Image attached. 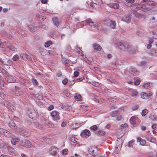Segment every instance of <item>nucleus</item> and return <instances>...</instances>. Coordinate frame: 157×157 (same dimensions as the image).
I'll return each mask as SVG.
<instances>
[{
	"mask_svg": "<svg viewBox=\"0 0 157 157\" xmlns=\"http://www.w3.org/2000/svg\"><path fill=\"white\" fill-rule=\"evenodd\" d=\"M0 134L3 135L7 138H13L14 136L9 131L2 128H0Z\"/></svg>",
	"mask_w": 157,
	"mask_h": 157,
	"instance_id": "2",
	"label": "nucleus"
},
{
	"mask_svg": "<svg viewBox=\"0 0 157 157\" xmlns=\"http://www.w3.org/2000/svg\"><path fill=\"white\" fill-rule=\"evenodd\" d=\"M149 119L152 121H155L157 120V118L155 115L151 114L149 117Z\"/></svg>",
	"mask_w": 157,
	"mask_h": 157,
	"instance_id": "32",
	"label": "nucleus"
},
{
	"mask_svg": "<svg viewBox=\"0 0 157 157\" xmlns=\"http://www.w3.org/2000/svg\"><path fill=\"white\" fill-rule=\"evenodd\" d=\"M5 79L9 83H14L16 82V78L12 76H6Z\"/></svg>",
	"mask_w": 157,
	"mask_h": 157,
	"instance_id": "9",
	"label": "nucleus"
},
{
	"mask_svg": "<svg viewBox=\"0 0 157 157\" xmlns=\"http://www.w3.org/2000/svg\"><path fill=\"white\" fill-rule=\"evenodd\" d=\"M122 20L128 23L131 21V18L128 16H126L123 17L122 19Z\"/></svg>",
	"mask_w": 157,
	"mask_h": 157,
	"instance_id": "21",
	"label": "nucleus"
},
{
	"mask_svg": "<svg viewBox=\"0 0 157 157\" xmlns=\"http://www.w3.org/2000/svg\"><path fill=\"white\" fill-rule=\"evenodd\" d=\"M23 90L18 87L15 86L14 93L16 96H20L23 94Z\"/></svg>",
	"mask_w": 157,
	"mask_h": 157,
	"instance_id": "6",
	"label": "nucleus"
},
{
	"mask_svg": "<svg viewBox=\"0 0 157 157\" xmlns=\"http://www.w3.org/2000/svg\"><path fill=\"white\" fill-rule=\"evenodd\" d=\"M93 47L94 50L97 51H100L101 50V47L98 44L94 43L93 44Z\"/></svg>",
	"mask_w": 157,
	"mask_h": 157,
	"instance_id": "20",
	"label": "nucleus"
},
{
	"mask_svg": "<svg viewBox=\"0 0 157 157\" xmlns=\"http://www.w3.org/2000/svg\"><path fill=\"white\" fill-rule=\"evenodd\" d=\"M146 142L145 140H142L141 141L140 144L141 145H144L146 144Z\"/></svg>",
	"mask_w": 157,
	"mask_h": 157,
	"instance_id": "57",
	"label": "nucleus"
},
{
	"mask_svg": "<svg viewBox=\"0 0 157 157\" xmlns=\"http://www.w3.org/2000/svg\"><path fill=\"white\" fill-rule=\"evenodd\" d=\"M82 23L83 24L82 25V26L79 27L78 28L82 27L84 25H89L91 27L96 28L97 26V24H96V23L92 21L90 19H87L83 21Z\"/></svg>",
	"mask_w": 157,
	"mask_h": 157,
	"instance_id": "3",
	"label": "nucleus"
},
{
	"mask_svg": "<svg viewBox=\"0 0 157 157\" xmlns=\"http://www.w3.org/2000/svg\"><path fill=\"white\" fill-rule=\"evenodd\" d=\"M8 147L7 144L4 141L0 139V148L5 149Z\"/></svg>",
	"mask_w": 157,
	"mask_h": 157,
	"instance_id": "13",
	"label": "nucleus"
},
{
	"mask_svg": "<svg viewBox=\"0 0 157 157\" xmlns=\"http://www.w3.org/2000/svg\"><path fill=\"white\" fill-rule=\"evenodd\" d=\"M54 106L53 105H51L47 108V109L49 111H51L54 109Z\"/></svg>",
	"mask_w": 157,
	"mask_h": 157,
	"instance_id": "53",
	"label": "nucleus"
},
{
	"mask_svg": "<svg viewBox=\"0 0 157 157\" xmlns=\"http://www.w3.org/2000/svg\"><path fill=\"white\" fill-rule=\"evenodd\" d=\"M76 99L78 101H80L81 100V96L80 95H78L75 96Z\"/></svg>",
	"mask_w": 157,
	"mask_h": 157,
	"instance_id": "46",
	"label": "nucleus"
},
{
	"mask_svg": "<svg viewBox=\"0 0 157 157\" xmlns=\"http://www.w3.org/2000/svg\"><path fill=\"white\" fill-rule=\"evenodd\" d=\"M146 63V62L144 61H141L138 64V65L142 66L144 65H145Z\"/></svg>",
	"mask_w": 157,
	"mask_h": 157,
	"instance_id": "45",
	"label": "nucleus"
},
{
	"mask_svg": "<svg viewBox=\"0 0 157 157\" xmlns=\"http://www.w3.org/2000/svg\"><path fill=\"white\" fill-rule=\"evenodd\" d=\"M8 47L10 50L13 51H16L17 50L16 48L12 45L8 46Z\"/></svg>",
	"mask_w": 157,
	"mask_h": 157,
	"instance_id": "36",
	"label": "nucleus"
},
{
	"mask_svg": "<svg viewBox=\"0 0 157 157\" xmlns=\"http://www.w3.org/2000/svg\"><path fill=\"white\" fill-rule=\"evenodd\" d=\"M51 116L54 121H57L60 119L59 113L56 111H54L51 112Z\"/></svg>",
	"mask_w": 157,
	"mask_h": 157,
	"instance_id": "4",
	"label": "nucleus"
},
{
	"mask_svg": "<svg viewBox=\"0 0 157 157\" xmlns=\"http://www.w3.org/2000/svg\"><path fill=\"white\" fill-rule=\"evenodd\" d=\"M119 114V112L117 110L113 111L111 113V115L112 117L116 116Z\"/></svg>",
	"mask_w": 157,
	"mask_h": 157,
	"instance_id": "31",
	"label": "nucleus"
},
{
	"mask_svg": "<svg viewBox=\"0 0 157 157\" xmlns=\"http://www.w3.org/2000/svg\"><path fill=\"white\" fill-rule=\"evenodd\" d=\"M96 28H97V29L99 30L103 29L102 26L100 25H97V27Z\"/></svg>",
	"mask_w": 157,
	"mask_h": 157,
	"instance_id": "56",
	"label": "nucleus"
},
{
	"mask_svg": "<svg viewBox=\"0 0 157 157\" xmlns=\"http://www.w3.org/2000/svg\"><path fill=\"white\" fill-rule=\"evenodd\" d=\"M109 6L114 9H118L119 7V5L116 3H112L110 4Z\"/></svg>",
	"mask_w": 157,
	"mask_h": 157,
	"instance_id": "23",
	"label": "nucleus"
},
{
	"mask_svg": "<svg viewBox=\"0 0 157 157\" xmlns=\"http://www.w3.org/2000/svg\"><path fill=\"white\" fill-rule=\"evenodd\" d=\"M109 25L110 27L112 29H114L115 28L116 25V22L115 21H110Z\"/></svg>",
	"mask_w": 157,
	"mask_h": 157,
	"instance_id": "29",
	"label": "nucleus"
},
{
	"mask_svg": "<svg viewBox=\"0 0 157 157\" xmlns=\"http://www.w3.org/2000/svg\"><path fill=\"white\" fill-rule=\"evenodd\" d=\"M122 146V141L121 140H117L116 142V146L115 148L117 149L119 147L120 148H121Z\"/></svg>",
	"mask_w": 157,
	"mask_h": 157,
	"instance_id": "22",
	"label": "nucleus"
},
{
	"mask_svg": "<svg viewBox=\"0 0 157 157\" xmlns=\"http://www.w3.org/2000/svg\"><path fill=\"white\" fill-rule=\"evenodd\" d=\"M53 22L54 25L56 26H58L59 25V22L58 19L56 17L52 18Z\"/></svg>",
	"mask_w": 157,
	"mask_h": 157,
	"instance_id": "24",
	"label": "nucleus"
},
{
	"mask_svg": "<svg viewBox=\"0 0 157 157\" xmlns=\"http://www.w3.org/2000/svg\"><path fill=\"white\" fill-rule=\"evenodd\" d=\"M79 72L77 71H75L74 73V76L75 77H77L78 76Z\"/></svg>",
	"mask_w": 157,
	"mask_h": 157,
	"instance_id": "58",
	"label": "nucleus"
},
{
	"mask_svg": "<svg viewBox=\"0 0 157 157\" xmlns=\"http://www.w3.org/2000/svg\"><path fill=\"white\" fill-rule=\"evenodd\" d=\"M133 14L137 18H143L144 16V14H140L136 11H134L133 13Z\"/></svg>",
	"mask_w": 157,
	"mask_h": 157,
	"instance_id": "15",
	"label": "nucleus"
},
{
	"mask_svg": "<svg viewBox=\"0 0 157 157\" xmlns=\"http://www.w3.org/2000/svg\"><path fill=\"white\" fill-rule=\"evenodd\" d=\"M44 140L46 143H47L48 144H49L51 142V140L49 138H47L46 137L44 138Z\"/></svg>",
	"mask_w": 157,
	"mask_h": 157,
	"instance_id": "49",
	"label": "nucleus"
},
{
	"mask_svg": "<svg viewBox=\"0 0 157 157\" xmlns=\"http://www.w3.org/2000/svg\"><path fill=\"white\" fill-rule=\"evenodd\" d=\"M1 73L3 74L6 77L8 76V72L4 69Z\"/></svg>",
	"mask_w": 157,
	"mask_h": 157,
	"instance_id": "43",
	"label": "nucleus"
},
{
	"mask_svg": "<svg viewBox=\"0 0 157 157\" xmlns=\"http://www.w3.org/2000/svg\"><path fill=\"white\" fill-rule=\"evenodd\" d=\"M94 4H95L96 5H97V4L95 3H94V2H91L90 4V6L93 9H94L95 8V6L94 5Z\"/></svg>",
	"mask_w": 157,
	"mask_h": 157,
	"instance_id": "54",
	"label": "nucleus"
},
{
	"mask_svg": "<svg viewBox=\"0 0 157 157\" xmlns=\"http://www.w3.org/2000/svg\"><path fill=\"white\" fill-rule=\"evenodd\" d=\"M148 8L146 7L145 6H143V8L142 9V11L144 12H146L148 10Z\"/></svg>",
	"mask_w": 157,
	"mask_h": 157,
	"instance_id": "62",
	"label": "nucleus"
},
{
	"mask_svg": "<svg viewBox=\"0 0 157 157\" xmlns=\"http://www.w3.org/2000/svg\"><path fill=\"white\" fill-rule=\"evenodd\" d=\"M148 113V111L147 109H145L143 110L141 114L143 116H144Z\"/></svg>",
	"mask_w": 157,
	"mask_h": 157,
	"instance_id": "42",
	"label": "nucleus"
},
{
	"mask_svg": "<svg viewBox=\"0 0 157 157\" xmlns=\"http://www.w3.org/2000/svg\"><path fill=\"white\" fill-rule=\"evenodd\" d=\"M150 53L152 55H157V51L155 49H152L150 50Z\"/></svg>",
	"mask_w": 157,
	"mask_h": 157,
	"instance_id": "35",
	"label": "nucleus"
},
{
	"mask_svg": "<svg viewBox=\"0 0 157 157\" xmlns=\"http://www.w3.org/2000/svg\"><path fill=\"white\" fill-rule=\"evenodd\" d=\"M136 33L138 36H142L144 35V33L140 31H137Z\"/></svg>",
	"mask_w": 157,
	"mask_h": 157,
	"instance_id": "41",
	"label": "nucleus"
},
{
	"mask_svg": "<svg viewBox=\"0 0 157 157\" xmlns=\"http://www.w3.org/2000/svg\"><path fill=\"white\" fill-rule=\"evenodd\" d=\"M52 44V41L49 40L46 42L45 43L44 46L45 47H48Z\"/></svg>",
	"mask_w": 157,
	"mask_h": 157,
	"instance_id": "37",
	"label": "nucleus"
},
{
	"mask_svg": "<svg viewBox=\"0 0 157 157\" xmlns=\"http://www.w3.org/2000/svg\"><path fill=\"white\" fill-rule=\"evenodd\" d=\"M58 151V149L55 147L52 146L50 147L49 149V153L52 155H55Z\"/></svg>",
	"mask_w": 157,
	"mask_h": 157,
	"instance_id": "7",
	"label": "nucleus"
},
{
	"mask_svg": "<svg viewBox=\"0 0 157 157\" xmlns=\"http://www.w3.org/2000/svg\"><path fill=\"white\" fill-rule=\"evenodd\" d=\"M21 145L24 147L28 148H30L32 146L30 142L28 140H24L22 141Z\"/></svg>",
	"mask_w": 157,
	"mask_h": 157,
	"instance_id": "10",
	"label": "nucleus"
},
{
	"mask_svg": "<svg viewBox=\"0 0 157 157\" xmlns=\"http://www.w3.org/2000/svg\"><path fill=\"white\" fill-rule=\"evenodd\" d=\"M6 97V95L3 93H0V97L4 99Z\"/></svg>",
	"mask_w": 157,
	"mask_h": 157,
	"instance_id": "55",
	"label": "nucleus"
},
{
	"mask_svg": "<svg viewBox=\"0 0 157 157\" xmlns=\"http://www.w3.org/2000/svg\"><path fill=\"white\" fill-rule=\"evenodd\" d=\"M143 6L141 5L138 4L137 5V7L138 9L142 10V9L143 8Z\"/></svg>",
	"mask_w": 157,
	"mask_h": 157,
	"instance_id": "61",
	"label": "nucleus"
},
{
	"mask_svg": "<svg viewBox=\"0 0 157 157\" xmlns=\"http://www.w3.org/2000/svg\"><path fill=\"white\" fill-rule=\"evenodd\" d=\"M94 132L95 134L100 136H104L105 134V132L102 130H98Z\"/></svg>",
	"mask_w": 157,
	"mask_h": 157,
	"instance_id": "14",
	"label": "nucleus"
},
{
	"mask_svg": "<svg viewBox=\"0 0 157 157\" xmlns=\"http://www.w3.org/2000/svg\"><path fill=\"white\" fill-rule=\"evenodd\" d=\"M8 148L9 152L10 154H13L15 152V150L12 147L8 145V147H7Z\"/></svg>",
	"mask_w": 157,
	"mask_h": 157,
	"instance_id": "26",
	"label": "nucleus"
},
{
	"mask_svg": "<svg viewBox=\"0 0 157 157\" xmlns=\"http://www.w3.org/2000/svg\"><path fill=\"white\" fill-rule=\"evenodd\" d=\"M39 51L41 54L43 56L46 55V52H47V51L46 49L42 48H40Z\"/></svg>",
	"mask_w": 157,
	"mask_h": 157,
	"instance_id": "30",
	"label": "nucleus"
},
{
	"mask_svg": "<svg viewBox=\"0 0 157 157\" xmlns=\"http://www.w3.org/2000/svg\"><path fill=\"white\" fill-rule=\"evenodd\" d=\"M94 149H96L94 147H91L88 151V153L92 157H99L101 156V155L99 154H96L95 152Z\"/></svg>",
	"mask_w": 157,
	"mask_h": 157,
	"instance_id": "5",
	"label": "nucleus"
},
{
	"mask_svg": "<svg viewBox=\"0 0 157 157\" xmlns=\"http://www.w3.org/2000/svg\"><path fill=\"white\" fill-rule=\"evenodd\" d=\"M4 105L11 111H13L14 110V107L7 101H5Z\"/></svg>",
	"mask_w": 157,
	"mask_h": 157,
	"instance_id": "8",
	"label": "nucleus"
},
{
	"mask_svg": "<svg viewBox=\"0 0 157 157\" xmlns=\"http://www.w3.org/2000/svg\"><path fill=\"white\" fill-rule=\"evenodd\" d=\"M77 139H75L74 137H72L71 139V142L74 143H75L77 141Z\"/></svg>",
	"mask_w": 157,
	"mask_h": 157,
	"instance_id": "63",
	"label": "nucleus"
},
{
	"mask_svg": "<svg viewBox=\"0 0 157 157\" xmlns=\"http://www.w3.org/2000/svg\"><path fill=\"white\" fill-rule=\"evenodd\" d=\"M118 45L119 48L122 51H126L130 53H135L136 51L132 48L131 45L128 43H119Z\"/></svg>",
	"mask_w": 157,
	"mask_h": 157,
	"instance_id": "1",
	"label": "nucleus"
},
{
	"mask_svg": "<svg viewBox=\"0 0 157 157\" xmlns=\"http://www.w3.org/2000/svg\"><path fill=\"white\" fill-rule=\"evenodd\" d=\"M137 120H138L137 117L133 116L130 119V122L132 125H134L136 123Z\"/></svg>",
	"mask_w": 157,
	"mask_h": 157,
	"instance_id": "19",
	"label": "nucleus"
},
{
	"mask_svg": "<svg viewBox=\"0 0 157 157\" xmlns=\"http://www.w3.org/2000/svg\"><path fill=\"white\" fill-rule=\"evenodd\" d=\"M36 125L39 128L41 129L43 128V126L39 124L38 123H36Z\"/></svg>",
	"mask_w": 157,
	"mask_h": 157,
	"instance_id": "59",
	"label": "nucleus"
},
{
	"mask_svg": "<svg viewBox=\"0 0 157 157\" xmlns=\"http://www.w3.org/2000/svg\"><path fill=\"white\" fill-rule=\"evenodd\" d=\"M98 127L96 125H94L91 126L90 128V129L91 131H96L98 130Z\"/></svg>",
	"mask_w": 157,
	"mask_h": 157,
	"instance_id": "34",
	"label": "nucleus"
},
{
	"mask_svg": "<svg viewBox=\"0 0 157 157\" xmlns=\"http://www.w3.org/2000/svg\"><path fill=\"white\" fill-rule=\"evenodd\" d=\"M11 138V142L12 144L14 145H16V143L20 141L19 138H14V137Z\"/></svg>",
	"mask_w": 157,
	"mask_h": 157,
	"instance_id": "25",
	"label": "nucleus"
},
{
	"mask_svg": "<svg viewBox=\"0 0 157 157\" xmlns=\"http://www.w3.org/2000/svg\"><path fill=\"white\" fill-rule=\"evenodd\" d=\"M90 131L89 130L86 129L81 133V135L82 137H83L84 135L89 136L90 135Z\"/></svg>",
	"mask_w": 157,
	"mask_h": 157,
	"instance_id": "16",
	"label": "nucleus"
},
{
	"mask_svg": "<svg viewBox=\"0 0 157 157\" xmlns=\"http://www.w3.org/2000/svg\"><path fill=\"white\" fill-rule=\"evenodd\" d=\"M143 86L144 88L147 89L150 86V83H145L143 85Z\"/></svg>",
	"mask_w": 157,
	"mask_h": 157,
	"instance_id": "44",
	"label": "nucleus"
},
{
	"mask_svg": "<svg viewBox=\"0 0 157 157\" xmlns=\"http://www.w3.org/2000/svg\"><path fill=\"white\" fill-rule=\"evenodd\" d=\"M32 81L33 83V85H37L38 82L36 79H34V78H32Z\"/></svg>",
	"mask_w": 157,
	"mask_h": 157,
	"instance_id": "47",
	"label": "nucleus"
},
{
	"mask_svg": "<svg viewBox=\"0 0 157 157\" xmlns=\"http://www.w3.org/2000/svg\"><path fill=\"white\" fill-rule=\"evenodd\" d=\"M0 87L2 89H4L6 87V86H5L4 84L3 83V81L0 79Z\"/></svg>",
	"mask_w": 157,
	"mask_h": 157,
	"instance_id": "33",
	"label": "nucleus"
},
{
	"mask_svg": "<svg viewBox=\"0 0 157 157\" xmlns=\"http://www.w3.org/2000/svg\"><path fill=\"white\" fill-rule=\"evenodd\" d=\"M134 141L132 140H131L128 143V146L130 147H132V146L134 144Z\"/></svg>",
	"mask_w": 157,
	"mask_h": 157,
	"instance_id": "50",
	"label": "nucleus"
},
{
	"mask_svg": "<svg viewBox=\"0 0 157 157\" xmlns=\"http://www.w3.org/2000/svg\"><path fill=\"white\" fill-rule=\"evenodd\" d=\"M21 133L22 135L24 136H26V137L28 136V135H27L28 133V132L26 131L25 130H22L21 132Z\"/></svg>",
	"mask_w": 157,
	"mask_h": 157,
	"instance_id": "39",
	"label": "nucleus"
},
{
	"mask_svg": "<svg viewBox=\"0 0 157 157\" xmlns=\"http://www.w3.org/2000/svg\"><path fill=\"white\" fill-rule=\"evenodd\" d=\"M129 71L130 72L133 74L134 75H137L139 74L138 71L132 66H130L129 67Z\"/></svg>",
	"mask_w": 157,
	"mask_h": 157,
	"instance_id": "12",
	"label": "nucleus"
},
{
	"mask_svg": "<svg viewBox=\"0 0 157 157\" xmlns=\"http://www.w3.org/2000/svg\"><path fill=\"white\" fill-rule=\"evenodd\" d=\"M128 124H125L121 125V127L122 129L124 128L128 127Z\"/></svg>",
	"mask_w": 157,
	"mask_h": 157,
	"instance_id": "64",
	"label": "nucleus"
},
{
	"mask_svg": "<svg viewBox=\"0 0 157 157\" xmlns=\"http://www.w3.org/2000/svg\"><path fill=\"white\" fill-rule=\"evenodd\" d=\"M19 56L17 55H15L13 58V59L14 61H17L19 59Z\"/></svg>",
	"mask_w": 157,
	"mask_h": 157,
	"instance_id": "40",
	"label": "nucleus"
},
{
	"mask_svg": "<svg viewBox=\"0 0 157 157\" xmlns=\"http://www.w3.org/2000/svg\"><path fill=\"white\" fill-rule=\"evenodd\" d=\"M68 150L67 149H65L62 150V153L63 155H66L67 154Z\"/></svg>",
	"mask_w": 157,
	"mask_h": 157,
	"instance_id": "48",
	"label": "nucleus"
},
{
	"mask_svg": "<svg viewBox=\"0 0 157 157\" xmlns=\"http://www.w3.org/2000/svg\"><path fill=\"white\" fill-rule=\"evenodd\" d=\"M2 63L5 65H11L13 64V62L9 59H5L3 60Z\"/></svg>",
	"mask_w": 157,
	"mask_h": 157,
	"instance_id": "11",
	"label": "nucleus"
},
{
	"mask_svg": "<svg viewBox=\"0 0 157 157\" xmlns=\"http://www.w3.org/2000/svg\"><path fill=\"white\" fill-rule=\"evenodd\" d=\"M141 95V98L144 99H147L151 96V94H147L144 92L142 93Z\"/></svg>",
	"mask_w": 157,
	"mask_h": 157,
	"instance_id": "17",
	"label": "nucleus"
},
{
	"mask_svg": "<svg viewBox=\"0 0 157 157\" xmlns=\"http://www.w3.org/2000/svg\"><path fill=\"white\" fill-rule=\"evenodd\" d=\"M82 125L81 123H75V124H72V125L73 126V128H74L76 129L79 127H80Z\"/></svg>",
	"mask_w": 157,
	"mask_h": 157,
	"instance_id": "28",
	"label": "nucleus"
},
{
	"mask_svg": "<svg viewBox=\"0 0 157 157\" xmlns=\"http://www.w3.org/2000/svg\"><path fill=\"white\" fill-rule=\"evenodd\" d=\"M68 81V79L67 78H65L62 81V83L63 84L66 85Z\"/></svg>",
	"mask_w": 157,
	"mask_h": 157,
	"instance_id": "52",
	"label": "nucleus"
},
{
	"mask_svg": "<svg viewBox=\"0 0 157 157\" xmlns=\"http://www.w3.org/2000/svg\"><path fill=\"white\" fill-rule=\"evenodd\" d=\"M8 125L12 129L14 130L16 128V125L15 123L11 121L10 122H8Z\"/></svg>",
	"mask_w": 157,
	"mask_h": 157,
	"instance_id": "18",
	"label": "nucleus"
},
{
	"mask_svg": "<svg viewBox=\"0 0 157 157\" xmlns=\"http://www.w3.org/2000/svg\"><path fill=\"white\" fill-rule=\"evenodd\" d=\"M32 28L33 29V30H32L31 29V31H35V30H36V29H37V27L36 26H32V27L30 28V29H31Z\"/></svg>",
	"mask_w": 157,
	"mask_h": 157,
	"instance_id": "60",
	"label": "nucleus"
},
{
	"mask_svg": "<svg viewBox=\"0 0 157 157\" xmlns=\"http://www.w3.org/2000/svg\"><path fill=\"white\" fill-rule=\"evenodd\" d=\"M147 4H148L149 6H155L157 4V3L154 1L149 2H148Z\"/></svg>",
	"mask_w": 157,
	"mask_h": 157,
	"instance_id": "38",
	"label": "nucleus"
},
{
	"mask_svg": "<svg viewBox=\"0 0 157 157\" xmlns=\"http://www.w3.org/2000/svg\"><path fill=\"white\" fill-rule=\"evenodd\" d=\"M140 81L139 79H137V80L135 81L134 83L136 86H137L140 84Z\"/></svg>",
	"mask_w": 157,
	"mask_h": 157,
	"instance_id": "51",
	"label": "nucleus"
},
{
	"mask_svg": "<svg viewBox=\"0 0 157 157\" xmlns=\"http://www.w3.org/2000/svg\"><path fill=\"white\" fill-rule=\"evenodd\" d=\"M21 56L23 58L24 60H26L28 59H29L31 57L29 55H28L26 54H21Z\"/></svg>",
	"mask_w": 157,
	"mask_h": 157,
	"instance_id": "27",
	"label": "nucleus"
}]
</instances>
